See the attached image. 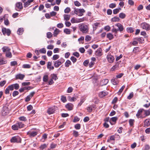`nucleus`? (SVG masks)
Returning a JSON list of instances; mask_svg holds the SVG:
<instances>
[{"instance_id": "4468645a", "label": "nucleus", "mask_w": 150, "mask_h": 150, "mask_svg": "<svg viewBox=\"0 0 150 150\" xmlns=\"http://www.w3.org/2000/svg\"><path fill=\"white\" fill-rule=\"evenodd\" d=\"M120 62H119L116 63V64L113 66L111 69V71H114L116 69H117L119 67V64Z\"/></svg>"}, {"instance_id": "a19ab883", "label": "nucleus", "mask_w": 150, "mask_h": 150, "mask_svg": "<svg viewBox=\"0 0 150 150\" xmlns=\"http://www.w3.org/2000/svg\"><path fill=\"white\" fill-rule=\"evenodd\" d=\"M52 76L51 79H54V80H56L57 79H58V78L57 77V75L54 74H52L51 75Z\"/></svg>"}, {"instance_id": "79ce46f5", "label": "nucleus", "mask_w": 150, "mask_h": 150, "mask_svg": "<svg viewBox=\"0 0 150 150\" xmlns=\"http://www.w3.org/2000/svg\"><path fill=\"white\" fill-rule=\"evenodd\" d=\"M129 124L131 126H132L134 125V120L130 119L129 120Z\"/></svg>"}, {"instance_id": "393cba45", "label": "nucleus", "mask_w": 150, "mask_h": 150, "mask_svg": "<svg viewBox=\"0 0 150 150\" xmlns=\"http://www.w3.org/2000/svg\"><path fill=\"white\" fill-rule=\"evenodd\" d=\"M60 31L58 29L56 28L54 30V33L53 35L54 37H57L58 34L59 33Z\"/></svg>"}, {"instance_id": "de8ad7c7", "label": "nucleus", "mask_w": 150, "mask_h": 150, "mask_svg": "<svg viewBox=\"0 0 150 150\" xmlns=\"http://www.w3.org/2000/svg\"><path fill=\"white\" fill-rule=\"evenodd\" d=\"M134 96V93L133 92L130 93L129 95L127 96V99L129 100L131 99Z\"/></svg>"}, {"instance_id": "4be33fe9", "label": "nucleus", "mask_w": 150, "mask_h": 150, "mask_svg": "<svg viewBox=\"0 0 150 150\" xmlns=\"http://www.w3.org/2000/svg\"><path fill=\"white\" fill-rule=\"evenodd\" d=\"M3 51L4 52H8L10 51L11 49L8 47L4 46L2 48Z\"/></svg>"}, {"instance_id": "37998d69", "label": "nucleus", "mask_w": 150, "mask_h": 150, "mask_svg": "<svg viewBox=\"0 0 150 150\" xmlns=\"http://www.w3.org/2000/svg\"><path fill=\"white\" fill-rule=\"evenodd\" d=\"M6 56L7 57L9 58H11L12 56L11 53L10 51L6 52Z\"/></svg>"}, {"instance_id": "69168bd1", "label": "nucleus", "mask_w": 150, "mask_h": 150, "mask_svg": "<svg viewBox=\"0 0 150 150\" xmlns=\"http://www.w3.org/2000/svg\"><path fill=\"white\" fill-rule=\"evenodd\" d=\"M19 94V92L17 91H14L12 93L13 96V97H15L16 96L18 95Z\"/></svg>"}, {"instance_id": "bf43d9fd", "label": "nucleus", "mask_w": 150, "mask_h": 150, "mask_svg": "<svg viewBox=\"0 0 150 150\" xmlns=\"http://www.w3.org/2000/svg\"><path fill=\"white\" fill-rule=\"evenodd\" d=\"M61 100L63 103H65L67 101L66 98L65 96H62L61 98Z\"/></svg>"}, {"instance_id": "0eeeda50", "label": "nucleus", "mask_w": 150, "mask_h": 150, "mask_svg": "<svg viewBox=\"0 0 150 150\" xmlns=\"http://www.w3.org/2000/svg\"><path fill=\"white\" fill-rule=\"evenodd\" d=\"M106 58L108 62L110 63H112L114 61L115 59L114 57L110 54H108Z\"/></svg>"}, {"instance_id": "13d9d810", "label": "nucleus", "mask_w": 150, "mask_h": 150, "mask_svg": "<svg viewBox=\"0 0 150 150\" xmlns=\"http://www.w3.org/2000/svg\"><path fill=\"white\" fill-rule=\"evenodd\" d=\"M47 147V145L46 144H44L41 145L40 147V149L43 150L45 148Z\"/></svg>"}, {"instance_id": "f704fd0d", "label": "nucleus", "mask_w": 150, "mask_h": 150, "mask_svg": "<svg viewBox=\"0 0 150 150\" xmlns=\"http://www.w3.org/2000/svg\"><path fill=\"white\" fill-rule=\"evenodd\" d=\"M12 84L13 86L14 89L16 90H18L19 89V86L18 83H16L15 84Z\"/></svg>"}, {"instance_id": "ddd939ff", "label": "nucleus", "mask_w": 150, "mask_h": 150, "mask_svg": "<svg viewBox=\"0 0 150 150\" xmlns=\"http://www.w3.org/2000/svg\"><path fill=\"white\" fill-rule=\"evenodd\" d=\"M115 25L118 27V29H117L118 31H119L120 32H121L124 30L123 26L120 23H117Z\"/></svg>"}, {"instance_id": "c9c22d12", "label": "nucleus", "mask_w": 150, "mask_h": 150, "mask_svg": "<svg viewBox=\"0 0 150 150\" xmlns=\"http://www.w3.org/2000/svg\"><path fill=\"white\" fill-rule=\"evenodd\" d=\"M12 128L14 130H18L19 128L17 123L13 125L12 126Z\"/></svg>"}, {"instance_id": "052dcab7", "label": "nucleus", "mask_w": 150, "mask_h": 150, "mask_svg": "<svg viewBox=\"0 0 150 150\" xmlns=\"http://www.w3.org/2000/svg\"><path fill=\"white\" fill-rule=\"evenodd\" d=\"M125 87V86L124 85L122 86L121 88L119 90L118 92V94H120L122 92Z\"/></svg>"}, {"instance_id": "39448f33", "label": "nucleus", "mask_w": 150, "mask_h": 150, "mask_svg": "<svg viewBox=\"0 0 150 150\" xmlns=\"http://www.w3.org/2000/svg\"><path fill=\"white\" fill-rule=\"evenodd\" d=\"M85 11L83 9H76L74 10V13L79 16H81L83 15V13Z\"/></svg>"}, {"instance_id": "4d7b16f0", "label": "nucleus", "mask_w": 150, "mask_h": 150, "mask_svg": "<svg viewBox=\"0 0 150 150\" xmlns=\"http://www.w3.org/2000/svg\"><path fill=\"white\" fill-rule=\"evenodd\" d=\"M59 57V56L57 54H55L53 55L52 57V59L55 60L58 59Z\"/></svg>"}, {"instance_id": "a18cd8bd", "label": "nucleus", "mask_w": 150, "mask_h": 150, "mask_svg": "<svg viewBox=\"0 0 150 150\" xmlns=\"http://www.w3.org/2000/svg\"><path fill=\"white\" fill-rule=\"evenodd\" d=\"M39 52L41 53L45 54L46 53V50L45 48H43L39 50Z\"/></svg>"}, {"instance_id": "4c0bfd02", "label": "nucleus", "mask_w": 150, "mask_h": 150, "mask_svg": "<svg viewBox=\"0 0 150 150\" xmlns=\"http://www.w3.org/2000/svg\"><path fill=\"white\" fill-rule=\"evenodd\" d=\"M144 110L143 109L139 110L137 112V113L136 114V116L137 117H139L142 114L143 111Z\"/></svg>"}, {"instance_id": "c85d7f7f", "label": "nucleus", "mask_w": 150, "mask_h": 150, "mask_svg": "<svg viewBox=\"0 0 150 150\" xmlns=\"http://www.w3.org/2000/svg\"><path fill=\"white\" fill-rule=\"evenodd\" d=\"M135 40H136L138 41L139 42L142 43L143 42L144 40H143V38H134V39Z\"/></svg>"}, {"instance_id": "6ab92c4d", "label": "nucleus", "mask_w": 150, "mask_h": 150, "mask_svg": "<svg viewBox=\"0 0 150 150\" xmlns=\"http://www.w3.org/2000/svg\"><path fill=\"white\" fill-rule=\"evenodd\" d=\"M108 94V93L105 91H103L100 92L99 94V97L101 98H102L106 96Z\"/></svg>"}, {"instance_id": "e2e57ef3", "label": "nucleus", "mask_w": 150, "mask_h": 150, "mask_svg": "<svg viewBox=\"0 0 150 150\" xmlns=\"http://www.w3.org/2000/svg\"><path fill=\"white\" fill-rule=\"evenodd\" d=\"M80 120L79 118L77 116H75L74 117V119L73 120V122H76L79 121Z\"/></svg>"}, {"instance_id": "f03ea898", "label": "nucleus", "mask_w": 150, "mask_h": 150, "mask_svg": "<svg viewBox=\"0 0 150 150\" xmlns=\"http://www.w3.org/2000/svg\"><path fill=\"white\" fill-rule=\"evenodd\" d=\"M141 27L143 29L146 31H149L150 30V25L146 22H143L140 24Z\"/></svg>"}, {"instance_id": "338daca9", "label": "nucleus", "mask_w": 150, "mask_h": 150, "mask_svg": "<svg viewBox=\"0 0 150 150\" xmlns=\"http://www.w3.org/2000/svg\"><path fill=\"white\" fill-rule=\"evenodd\" d=\"M57 146V144H54L53 143L51 144L50 147L51 149H54Z\"/></svg>"}, {"instance_id": "b1692460", "label": "nucleus", "mask_w": 150, "mask_h": 150, "mask_svg": "<svg viewBox=\"0 0 150 150\" xmlns=\"http://www.w3.org/2000/svg\"><path fill=\"white\" fill-rule=\"evenodd\" d=\"M24 31V29L23 28H19L17 31V33L19 35H21L23 33Z\"/></svg>"}, {"instance_id": "680f3d73", "label": "nucleus", "mask_w": 150, "mask_h": 150, "mask_svg": "<svg viewBox=\"0 0 150 150\" xmlns=\"http://www.w3.org/2000/svg\"><path fill=\"white\" fill-rule=\"evenodd\" d=\"M6 81L5 80H4L3 81H1L0 82V86L2 87L4 86V85L6 83Z\"/></svg>"}, {"instance_id": "423d86ee", "label": "nucleus", "mask_w": 150, "mask_h": 150, "mask_svg": "<svg viewBox=\"0 0 150 150\" xmlns=\"http://www.w3.org/2000/svg\"><path fill=\"white\" fill-rule=\"evenodd\" d=\"M2 32L4 35H5L6 34L8 36H9L10 35L11 31L9 29H6L5 28H3L2 29Z\"/></svg>"}, {"instance_id": "f257e3e1", "label": "nucleus", "mask_w": 150, "mask_h": 150, "mask_svg": "<svg viewBox=\"0 0 150 150\" xmlns=\"http://www.w3.org/2000/svg\"><path fill=\"white\" fill-rule=\"evenodd\" d=\"M80 31L83 33H86L88 32V28L87 25L83 24H82L79 26Z\"/></svg>"}, {"instance_id": "ea45409f", "label": "nucleus", "mask_w": 150, "mask_h": 150, "mask_svg": "<svg viewBox=\"0 0 150 150\" xmlns=\"http://www.w3.org/2000/svg\"><path fill=\"white\" fill-rule=\"evenodd\" d=\"M64 32L67 34H69L71 33L70 30L69 29L65 28L64 29Z\"/></svg>"}, {"instance_id": "aec40b11", "label": "nucleus", "mask_w": 150, "mask_h": 150, "mask_svg": "<svg viewBox=\"0 0 150 150\" xmlns=\"http://www.w3.org/2000/svg\"><path fill=\"white\" fill-rule=\"evenodd\" d=\"M78 98V96L76 95L75 97H71L70 96H68V99L70 101H74L75 100H76L77 98Z\"/></svg>"}, {"instance_id": "473e14b6", "label": "nucleus", "mask_w": 150, "mask_h": 150, "mask_svg": "<svg viewBox=\"0 0 150 150\" xmlns=\"http://www.w3.org/2000/svg\"><path fill=\"white\" fill-rule=\"evenodd\" d=\"M139 51V48L138 47H136L134 48L133 52L135 53H136Z\"/></svg>"}, {"instance_id": "7c9ffc66", "label": "nucleus", "mask_w": 150, "mask_h": 150, "mask_svg": "<svg viewBox=\"0 0 150 150\" xmlns=\"http://www.w3.org/2000/svg\"><path fill=\"white\" fill-rule=\"evenodd\" d=\"M18 128H21L24 127L25 125L22 122H18L17 123Z\"/></svg>"}, {"instance_id": "bb28decb", "label": "nucleus", "mask_w": 150, "mask_h": 150, "mask_svg": "<svg viewBox=\"0 0 150 150\" xmlns=\"http://www.w3.org/2000/svg\"><path fill=\"white\" fill-rule=\"evenodd\" d=\"M120 20V19L119 18L115 16L111 19V21L112 22H119Z\"/></svg>"}, {"instance_id": "c03bdc74", "label": "nucleus", "mask_w": 150, "mask_h": 150, "mask_svg": "<svg viewBox=\"0 0 150 150\" xmlns=\"http://www.w3.org/2000/svg\"><path fill=\"white\" fill-rule=\"evenodd\" d=\"M52 36V34L50 32H47V37L50 38Z\"/></svg>"}, {"instance_id": "774afa93", "label": "nucleus", "mask_w": 150, "mask_h": 150, "mask_svg": "<svg viewBox=\"0 0 150 150\" xmlns=\"http://www.w3.org/2000/svg\"><path fill=\"white\" fill-rule=\"evenodd\" d=\"M146 116H147L150 115V111L149 110H144Z\"/></svg>"}, {"instance_id": "09e8293b", "label": "nucleus", "mask_w": 150, "mask_h": 150, "mask_svg": "<svg viewBox=\"0 0 150 150\" xmlns=\"http://www.w3.org/2000/svg\"><path fill=\"white\" fill-rule=\"evenodd\" d=\"M48 79V75H45L43 77V81L44 82H47Z\"/></svg>"}, {"instance_id": "8fccbe9b", "label": "nucleus", "mask_w": 150, "mask_h": 150, "mask_svg": "<svg viewBox=\"0 0 150 150\" xmlns=\"http://www.w3.org/2000/svg\"><path fill=\"white\" fill-rule=\"evenodd\" d=\"M91 39V37L89 35H87L86 36L85 40L87 41H90Z\"/></svg>"}, {"instance_id": "dca6fc26", "label": "nucleus", "mask_w": 150, "mask_h": 150, "mask_svg": "<svg viewBox=\"0 0 150 150\" xmlns=\"http://www.w3.org/2000/svg\"><path fill=\"white\" fill-rule=\"evenodd\" d=\"M16 6L17 9L21 10L23 8L22 4L21 2H18L16 4Z\"/></svg>"}, {"instance_id": "2eb2a0df", "label": "nucleus", "mask_w": 150, "mask_h": 150, "mask_svg": "<svg viewBox=\"0 0 150 150\" xmlns=\"http://www.w3.org/2000/svg\"><path fill=\"white\" fill-rule=\"evenodd\" d=\"M73 105L71 103H68L66 104L65 107L69 110H71L73 109Z\"/></svg>"}, {"instance_id": "c756f323", "label": "nucleus", "mask_w": 150, "mask_h": 150, "mask_svg": "<svg viewBox=\"0 0 150 150\" xmlns=\"http://www.w3.org/2000/svg\"><path fill=\"white\" fill-rule=\"evenodd\" d=\"M121 10V8H120L115 9L113 10V13L114 14H117L119 12L120 10Z\"/></svg>"}, {"instance_id": "0e129e2a", "label": "nucleus", "mask_w": 150, "mask_h": 150, "mask_svg": "<svg viewBox=\"0 0 150 150\" xmlns=\"http://www.w3.org/2000/svg\"><path fill=\"white\" fill-rule=\"evenodd\" d=\"M116 6V4H115L112 3L110 4L109 5V7L111 8H113L115 7Z\"/></svg>"}, {"instance_id": "7ed1b4c3", "label": "nucleus", "mask_w": 150, "mask_h": 150, "mask_svg": "<svg viewBox=\"0 0 150 150\" xmlns=\"http://www.w3.org/2000/svg\"><path fill=\"white\" fill-rule=\"evenodd\" d=\"M11 142L12 143H21V139L18 136L13 137L11 139Z\"/></svg>"}, {"instance_id": "3c124183", "label": "nucleus", "mask_w": 150, "mask_h": 150, "mask_svg": "<svg viewBox=\"0 0 150 150\" xmlns=\"http://www.w3.org/2000/svg\"><path fill=\"white\" fill-rule=\"evenodd\" d=\"M73 135L75 137H77L79 135L78 132L75 130L73 131Z\"/></svg>"}, {"instance_id": "58836bf2", "label": "nucleus", "mask_w": 150, "mask_h": 150, "mask_svg": "<svg viewBox=\"0 0 150 150\" xmlns=\"http://www.w3.org/2000/svg\"><path fill=\"white\" fill-rule=\"evenodd\" d=\"M117 119V117H115L111 118L110 120V122L112 121L113 122H115V124L116 122Z\"/></svg>"}, {"instance_id": "20e7f679", "label": "nucleus", "mask_w": 150, "mask_h": 150, "mask_svg": "<svg viewBox=\"0 0 150 150\" xmlns=\"http://www.w3.org/2000/svg\"><path fill=\"white\" fill-rule=\"evenodd\" d=\"M10 109L8 107L5 105L4 106L2 110V113L3 116H5L7 115L9 113Z\"/></svg>"}, {"instance_id": "a878e982", "label": "nucleus", "mask_w": 150, "mask_h": 150, "mask_svg": "<svg viewBox=\"0 0 150 150\" xmlns=\"http://www.w3.org/2000/svg\"><path fill=\"white\" fill-rule=\"evenodd\" d=\"M126 30L128 33H132L134 31V28L132 27H128L126 29Z\"/></svg>"}, {"instance_id": "603ef678", "label": "nucleus", "mask_w": 150, "mask_h": 150, "mask_svg": "<svg viewBox=\"0 0 150 150\" xmlns=\"http://www.w3.org/2000/svg\"><path fill=\"white\" fill-rule=\"evenodd\" d=\"M19 119L21 121H25L27 120V119L24 116H21L19 118Z\"/></svg>"}, {"instance_id": "6e6d98bb", "label": "nucleus", "mask_w": 150, "mask_h": 150, "mask_svg": "<svg viewBox=\"0 0 150 150\" xmlns=\"http://www.w3.org/2000/svg\"><path fill=\"white\" fill-rule=\"evenodd\" d=\"M23 67L24 68H30L31 66L29 64H24L23 65Z\"/></svg>"}, {"instance_id": "9b49d317", "label": "nucleus", "mask_w": 150, "mask_h": 150, "mask_svg": "<svg viewBox=\"0 0 150 150\" xmlns=\"http://www.w3.org/2000/svg\"><path fill=\"white\" fill-rule=\"evenodd\" d=\"M55 110V108L54 107L49 108L47 110V112L49 115H51L54 113Z\"/></svg>"}, {"instance_id": "cd10ccee", "label": "nucleus", "mask_w": 150, "mask_h": 150, "mask_svg": "<svg viewBox=\"0 0 150 150\" xmlns=\"http://www.w3.org/2000/svg\"><path fill=\"white\" fill-rule=\"evenodd\" d=\"M71 61L69 60H67L65 63V66L66 67H69L70 65H71Z\"/></svg>"}, {"instance_id": "a211bd4d", "label": "nucleus", "mask_w": 150, "mask_h": 150, "mask_svg": "<svg viewBox=\"0 0 150 150\" xmlns=\"http://www.w3.org/2000/svg\"><path fill=\"white\" fill-rule=\"evenodd\" d=\"M150 125V119H146L144 122V127H147Z\"/></svg>"}, {"instance_id": "72a5a7b5", "label": "nucleus", "mask_w": 150, "mask_h": 150, "mask_svg": "<svg viewBox=\"0 0 150 150\" xmlns=\"http://www.w3.org/2000/svg\"><path fill=\"white\" fill-rule=\"evenodd\" d=\"M119 17L122 19L126 17V15L125 13H120L119 15Z\"/></svg>"}, {"instance_id": "49530a36", "label": "nucleus", "mask_w": 150, "mask_h": 150, "mask_svg": "<svg viewBox=\"0 0 150 150\" xmlns=\"http://www.w3.org/2000/svg\"><path fill=\"white\" fill-rule=\"evenodd\" d=\"M74 127L76 129H79L81 128V125L80 124H77L74 125Z\"/></svg>"}, {"instance_id": "9d476101", "label": "nucleus", "mask_w": 150, "mask_h": 150, "mask_svg": "<svg viewBox=\"0 0 150 150\" xmlns=\"http://www.w3.org/2000/svg\"><path fill=\"white\" fill-rule=\"evenodd\" d=\"M25 76L24 75L21 74H19L16 75L15 79L16 80L19 79L22 80L23 79Z\"/></svg>"}, {"instance_id": "864d4df0", "label": "nucleus", "mask_w": 150, "mask_h": 150, "mask_svg": "<svg viewBox=\"0 0 150 150\" xmlns=\"http://www.w3.org/2000/svg\"><path fill=\"white\" fill-rule=\"evenodd\" d=\"M71 11L70 8L69 7H67L64 10V12L65 13H69Z\"/></svg>"}, {"instance_id": "f8f14e48", "label": "nucleus", "mask_w": 150, "mask_h": 150, "mask_svg": "<svg viewBox=\"0 0 150 150\" xmlns=\"http://www.w3.org/2000/svg\"><path fill=\"white\" fill-rule=\"evenodd\" d=\"M102 49L101 48H98L97 50L95 51V54L96 56H100L102 55Z\"/></svg>"}, {"instance_id": "6e6552de", "label": "nucleus", "mask_w": 150, "mask_h": 150, "mask_svg": "<svg viewBox=\"0 0 150 150\" xmlns=\"http://www.w3.org/2000/svg\"><path fill=\"white\" fill-rule=\"evenodd\" d=\"M38 134V132L35 131H29L27 133V134L30 137H34Z\"/></svg>"}, {"instance_id": "2f4dec72", "label": "nucleus", "mask_w": 150, "mask_h": 150, "mask_svg": "<svg viewBox=\"0 0 150 150\" xmlns=\"http://www.w3.org/2000/svg\"><path fill=\"white\" fill-rule=\"evenodd\" d=\"M100 24V23H94L93 25V30H96L97 29V27H98V25Z\"/></svg>"}, {"instance_id": "1a4fd4ad", "label": "nucleus", "mask_w": 150, "mask_h": 150, "mask_svg": "<svg viewBox=\"0 0 150 150\" xmlns=\"http://www.w3.org/2000/svg\"><path fill=\"white\" fill-rule=\"evenodd\" d=\"M64 59H63V62H62L59 61V60H57L56 61H54L53 62L54 66L55 67L57 68L60 65L62 64V63L64 62Z\"/></svg>"}, {"instance_id": "f3484780", "label": "nucleus", "mask_w": 150, "mask_h": 150, "mask_svg": "<svg viewBox=\"0 0 150 150\" xmlns=\"http://www.w3.org/2000/svg\"><path fill=\"white\" fill-rule=\"evenodd\" d=\"M6 63L7 61L4 60L1 55H0V65L6 64Z\"/></svg>"}, {"instance_id": "412c9836", "label": "nucleus", "mask_w": 150, "mask_h": 150, "mask_svg": "<svg viewBox=\"0 0 150 150\" xmlns=\"http://www.w3.org/2000/svg\"><path fill=\"white\" fill-rule=\"evenodd\" d=\"M34 0H28V1L25 3L24 4V6L25 8H26L31 3L33 2Z\"/></svg>"}, {"instance_id": "5701e85b", "label": "nucleus", "mask_w": 150, "mask_h": 150, "mask_svg": "<svg viewBox=\"0 0 150 150\" xmlns=\"http://www.w3.org/2000/svg\"><path fill=\"white\" fill-rule=\"evenodd\" d=\"M107 38L108 39L111 40L113 39L114 37L113 35L110 33H108L107 35Z\"/></svg>"}, {"instance_id": "e433bc0d", "label": "nucleus", "mask_w": 150, "mask_h": 150, "mask_svg": "<svg viewBox=\"0 0 150 150\" xmlns=\"http://www.w3.org/2000/svg\"><path fill=\"white\" fill-rule=\"evenodd\" d=\"M64 19L66 21L69 20L70 19V16L68 14H64Z\"/></svg>"}, {"instance_id": "5fc2aeb1", "label": "nucleus", "mask_w": 150, "mask_h": 150, "mask_svg": "<svg viewBox=\"0 0 150 150\" xmlns=\"http://www.w3.org/2000/svg\"><path fill=\"white\" fill-rule=\"evenodd\" d=\"M111 81L112 83L114 85H116L117 84V81L115 79H112L111 80Z\"/></svg>"}]
</instances>
